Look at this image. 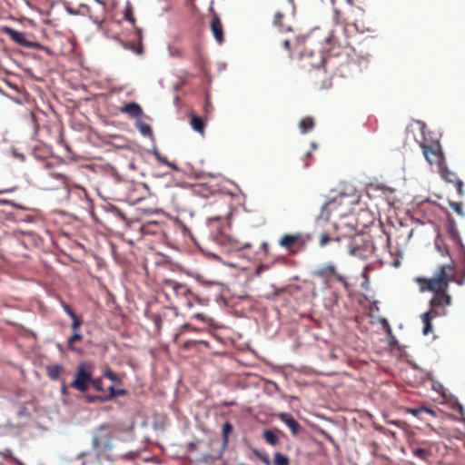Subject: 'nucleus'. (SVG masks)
I'll return each instance as SVG.
<instances>
[{"label":"nucleus","mask_w":465,"mask_h":465,"mask_svg":"<svg viewBox=\"0 0 465 465\" xmlns=\"http://www.w3.org/2000/svg\"><path fill=\"white\" fill-rule=\"evenodd\" d=\"M334 20L339 27L331 30L322 41H317L313 36L307 37L303 42L302 49L299 51L303 66L320 68L326 61L325 54L330 56L345 54L350 57L355 52L352 46V38L360 31L356 24H345L341 13L335 11Z\"/></svg>","instance_id":"f257e3e1"},{"label":"nucleus","mask_w":465,"mask_h":465,"mask_svg":"<svg viewBox=\"0 0 465 465\" xmlns=\"http://www.w3.org/2000/svg\"><path fill=\"white\" fill-rule=\"evenodd\" d=\"M360 195L353 187L349 188V193H340L336 197L328 201L322 208L319 216L315 220L314 230L320 235V245L326 246L331 242H340L337 233V224L329 221L330 216H345L351 207L358 203Z\"/></svg>","instance_id":"f03ea898"},{"label":"nucleus","mask_w":465,"mask_h":465,"mask_svg":"<svg viewBox=\"0 0 465 465\" xmlns=\"http://www.w3.org/2000/svg\"><path fill=\"white\" fill-rule=\"evenodd\" d=\"M416 282L420 292H431L433 296L430 301V310H434L442 316L447 314L446 307L452 302L451 296L448 293L449 285L454 281V266L450 264L440 265L430 278L419 277Z\"/></svg>","instance_id":"7ed1b4c3"},{"label":"nucleus","mask_w":465,"mask_h":465,"mask_svg":"<svg viewBox=\"0 0 465 465\" xmlns=\"http://www.w3.org/2000/svg\"><path fill=\"white\" fill-rule=\"evenodd\" d=\"M114 431L109 424H102L93 434L92 447L100 456L113 449Z\"/></svg>","instance_id":"20e7f679"},{"label":"nucleus","mask_w":465,"mask_h":465,"mask_svg":"<svg viewBox=\"0 0 465 465\" xmlns=\"http://www.w3.org/2000/svg\"><path fill=\"white\" fill-rule=\"evenodd\" d=\"M311 241L309 234L302 232L283 234L278 241L279 245L286 250L289 254L295 255L303 251Z\"/></svg>","instance_id":"39448f33"},{"label":"nucleus","mask_w":465,"mask_h":465,"mask_svg":"<svg viewBox=\"0 0 465 465\" xmlns=\"http://www.w3.org/2000/svg\"><path fill=\"white\" fill-rule=\"evenodd\" d=\"M165 288L173 294L181 306H185L187 308L193 307L194 296L187 285L170 280L166 281Z\"/></svg>","instance_id":"423d86ee"},{"label":"nucleus","mask_w":465,"mask_h":465,"mask_svg":"<svg viewBox=\"0 0 465 465\" xmlns=\"http://www.w3.org/2000/svg\"><path fill=\"white\" fill-rule=\"evenodd\" d=\"M426 161L430 164H436L438 168L445 163V157L438 140L427 142L426 140L420 143Z\"/></svg>","instance_id":"0eeeda50"},{"label":"nucleus","mask_w":465,"mask_h":465,"mask_svg":"<svg viewBox=\"0 0 465 465\" xmlns=\"http://www.w3.org/2000/svg\"><path fill=\"white\" fill-rule=\"evenodd\" d=\"M93 365L89 362H82L78 365L74 380L71 387L81 391H88L92 381Z\"/></svg>","instance_id":"6e6552de"},{"label":"nucleus","mask_w":465,"mask_h":465,"mask_svg":"<svg viewBox=\"0 0 465 465\" xmlns=\"http://www.w3.org/2000/svg\"><path fill=\"white\" fill-rule=\"evenodd\" d=\"M312 275L322 279L327 285L335 281L341 283L345 289L349 287L346 277L341 274L337 267L332 263H328L317 268L312 272Z\"/></svg>","instance_id":"1a4fd4ad"},{"label":"nucleus","mask_w":465,"mask_h":465,"mask_svg":"<svg viewBox=\"0 0 465 465\" xmlns=\"http://www.w3.org/2000/svg\"><path fill=\"white\" fill-rule=\"evenodd\" d=\"M439 171H440V176L442 177V179L445 182H447L449 183H452L456 187L459 196H463V194H464L463 183L457 176V174L454 172L449 170L445 166V163L439 167Z\"/></svg>","instance_id":"9d476101"},{"label":"nucleus","mask_w":465,"mask_h":465,"mask_svg":"<svg viewBox=\"0 0 465 465\" xmlns=\"http://www.w3.org/2000/svg\"><path fill=\"white\" fill-rule=\"evenodd\" d=\"M209 12L213 15L211 21V31L217 43L221 45L224 41L223 26L218 14L216 13L215 9L213 6V4L209 7Z\"/></svg>","instance_id":"9b49d317"},{"label":"nucleus","mask_w":465,"mask_h":465,"mask_svg":"<svg viewBox=\"0 0 465 465\" xmlns=\"http://www.w3.org/2000/svg\"><path fill=\"white\" fill-rule=\"evenodd\" d=\"M440 316H442V312L437 313L434 312V310H429L428 312H424L421 315V320H422V323H423L422 332L424 335H428L429 333H430L432 331V323H431L432 319L435 317H440Z\"/></svg>","instance_id":"f8f14e48"},{"label":"nucleus","mask_w":465,"mask_h":465,"mask_svg":"<svg viewBox=\"0 0 465 465\" xmlns=\"http://www.w3.org/2000/svg\"><path fill=\"white\" fill-rule=\"evenodd\" d=\"M374 246L371 242H366L363 247L357 246L351 249V254L360 258H367L374 252Z\"/></svg>","instance_id":"ddd939ff"},{"label":"nucleus","mask_w":465,"mask_h":465,"mask_svg":"<svg viewBox=\"0 0 465 465\" xmlns=\"http://www.w3.org/2000/svg\"><path fill=\"white\" fill-rule=\"evenodd\" d=\"M120 112L128 114L132 118H138L143 114L141 106L134 103H128L120 108Z\"/></svg>","instance_id":"4468645a"},{"label":"nucleus","mask_w":465,"mask_h":465,"mask_svg":"<svg viewBox=\"0 0 465 465\" xmlns=\"http://www.w3.org/2000/svg\"><path fill=\"white\" fill-rule=\"evenodd\" d=\"M189 117L192 128L194 131L200 133L201 134H203L206 127V121L208 119H205V117L197 116L193 113H191L189 114Z\"/></svg>","instance_id":"2eb2a0df"},{"label":"nucleus","mask_w":465,"mask_h":465,"mask_svg":"<svg viewBox=\"0 0 465 465\" xmlns=\"http://www.w3.org/2000/svg\"><path fill=\"white\" fill-rule=\"evenodd\" d=\"M280 420L284 422L291 430L293 435H297L300 432L301 426L299 422L289 413H281L279 415Z\"/></svg>","instance_id":"dca6fc26"},{"label":"nucleus","mask_w":465,"mask_h":465,"mask_svg":"<svg viewBox=\"0 0 465 465\" xmlns=\"http://www.w3.org/2000/svg\"><path fill=\"white\" fill-rule=\"evenodd\" d=\"M140 232L143 235L145 234H159L162 232L161 225L156 222H150L140 226Z\"/></svg>","instance_id":"f3484780"},{"label":"nucleus","mask_w":465,"mask_h":465,"mask_svg":"<svg viewBox=\"0 0 465 465\" xmlns=\"http://www.w3.org/2000/svg\"><path fill=\"white\" fill-rule=\"evenodd\" d=\"M45 370L47 376L53 381L58 380L61 374L64 371V368L61 364L48 365Z\"/></svg>","instance_id":"a211bd4d"},{"label":"nucleus","mask_w":465,"mask_h":465,"mask_svg":"<svg viewBox=\"0 0 465 465\" xmlns=\"http://www.w3.org/2000/svg\"><path fill=\"white\" fill-rule=\"evenodd\" d=\"M314 119L311 116L302 118L299 123V128L302 134H307L314 128Z\"/></svg>","instance_id":"6ab92c4d"},{"label":"nucleus","mask_w":465,"mask_h":465,"mask_svg":"<svg viewBox=\"0 0 465 465\" xmlns=\"http://www.w3.org/2000/svg\"><path fill=\"white\" fill-rule=\"evenodd\" d=\"M5 32L8 34V35L11 37L12 40H14L15 43L20 44L22 45L27 46V43L25 40V35L21 32H18L12 28H5Z\"/></svg>","instance_id":"aec40b11"},{"label":"nucleus","mask_w":465,"mask_h":465,"mask_svg":"<svg viewBox=\"0 0 465 465\" xmlns=\"http://www.w3.org/2000/svg\"><path fill=\"white\" fill-rule=\"evenodd\" d=\"M279 430H265L263 431V439L265 441L272 445L276 446L279 443V436H278Z\"/></svg>","instance_id":"412c9836"},{"label":"nucleus","mask_w":465,"mask_h":465,"mask_svg":"<svg viewBox=\"0 0 465 465\" xmlns=\"http://www.w3.org/2000/svg\"><path fill=\"white\" fill-rule=\"evenodd\" d=\"M282 20H283V15L281 12H277L274 15V19H273L274 25L278 26V28L281 31H286V32L291 31L292 30L291 25H285Z\"/></svg>","instance_id":"4be33fe9"},{"label":"nucleus","mask_w":465,"mask_h":465,"mask_svg":"<svg viewBox=\"0 0 465 465\" xmlns=\"http://www.w3.org/2000/svg\"><path fill=\"white\" fill-rule=\"evenodd\" d=\"M83 340V335L80 331H73V334L67 340V348L72 351H77L78 350L74 347L75 341H81Z\"/></svg>","instance_id":"5701e85b"},{"label":"nucleus","mask_w":465,"mask_h":465,"mask_svg":"<svg viewBox=\"0 0 465 465\" xmlns=\"http://www.w3.org/2000/svg\"><path fill=\"white\" fill-rule=\"evenodd\" d=\"M435 247L441 255L448 256L450 254L448 246L440 236L435 239Z\"/></svg>","instance_id":"b1692460"},{"label":"nucleus","mask_w":465,"mask_h":465,"mask_svg":"<svg viewBox=\"0 0 465 465\" xmlns=\"http://www.w3.org/2000/svg\"><path fill=\"white\" fill-rule=\"evenodd\" d=\"M153 155L161 163L167 165L173 170H178L175 163L169 162L168 159L165 156H163L158 151H154Z\"/></svg>","instance_id":"393cba45"},{"label":"nucleus","mask_w":465,"mask_h":465,"mask_svg":"<svg viewBox=\"0 0 465 465\" xmlns=\"http://www.w3.org/2000/svg\"><path fill=\"white\" fill-rule=\"evenodd\" d=\"M203 114H204L205 119H208L209 116L213 112V104L211 103L209 95H206V97H205V103L203 104Z\"/></svg>","instance_id":"a878e982"},{"label":"nucleus","mask_w":465,"mask_h":465,"mask_svg":"<svg viewBox=\"0 0 465 465\" xmlns=\"http://www.w3.org/2000/svg\"><path fill=\"white\" fill-rule=\"evenodd\" d=\"M413 454L417 458L426 460L430 456V451L428 449L417 448L413 450Z\"/></svg>","instance_id":"bb28decb"},{"label":"nucleus","mask_w":465,"mask_h":465,"mask_svg":"<svg viewBox=\"0 0 465 465\" xmlns=\"http://www.w3.org/2000/svg\"><path fill=\"white\" fill-rule=\"evenodd\" d=\"M194 193H198L199 195L203 197H209V195L213 194V191L203 187L202 184H197L194 189Z\"/></svg>","instance_id":"cd10ccee"},{"label":"nucleus","mask_w":465,"mask_h":465,"mask_svg":"<svg viewBox=\"0 0 465 465\" xmlns=\"http://www.w3.org/2000/svg\"><path fill=\"white\" fill-rule=\"evenodd\" d=\"M372 270L371 265L368 264L364 267L363 272L361 273L362 278L364 279V282H362V287L364 289H368L370 279H369V273Z\"/></svg>","instance_id":"c85d7f7f"},{"label":"nucleus","mask_w":465,"mask_h":465,"mask_svg":"<svg viewBox=\"0 0 465 465\" xmlns=\"http://www.w3.org/2000/svg\"><path fill=\"white\" fill-rule=\"evenodd\" d=\"M273 462L275 465H288L289 460L286 456L282 455L280 452H277L273 456Z\"/></svg>","instance_id":"c756f323"},{"label":"nucleus","mask_w":465,"mask_h":465,"mask_svg":"<svg viewBox=\"0 0 465 465\" xmlns=\"http://www.w3.org/2000/svg\"><path fill=\"white\" fill-rule=\"evenodd\" d=\"M72 319V324H71V328H72V331H80V328L83 324V320L77 316L76 314L72 317H70Z\"/></svg>","instance_id":"7c9ffc66"},{"label":"nucleus","mask_w":465,"mask_h":465,"mask_svg":"<svg viewBox=\"0 0 465 465\" xmlns=\"http://www.w3.org/2000/svg\"><path fill=\"white\" fill-rule=\"evenodd\" d=\"M408 412L411 413L414 416H419L422 412L430 413L431 415H434V411L431 409L426 408V407H420L415 409H410Z\"/></svg>","instance_id":"2f4dec72"},{"label":"nucleus","mask_w":465,"mask_h":465,"mask_svg":"<svg viewBox=\"0 0 465 465\" xmlns=\"http://www.w3.org/2000/svg\"><path fill=\"white\" fill-rule=\"evenodd\" d=\"M104 376L114 382H120L121 379L110 369L104 371Z\"/></svg>","instance_id":"473e14b6"},{"label":"nucleus","mask_w":465,"mask_h":465,"mask_svg":"<svg viewBox=\"0 0 465 465\" xmlns=\"http://www.w3.org/2000/svg\"><path fill=\"white\" fill-rule=\"evenodd\" d=\"M124 18L126 21H129L133 25L135 23V18L133 15V10L130 6H127L124 10Z\"/></svg>","instance_id":"72a5a7b5"},{"label":"nucleus","mask_w":465,"mask_h":465,"mask_svg":"<svg viewBox=\"0 0 465 465\" xmlns=\"http://www.w3.org/2000/svg\"><path fill=\"white\" fill-rule=\"evenodd\" d=\"M450 205L452 208V210L454 212H456L459 215H460V216L464 215V213H463V210H462V203H461L451 202L450 203Z\"/></svg>","instance_id":"f704fd0d"},{"label":"nucleus","mask_w":465,"mask_h":465,"mask_svg":"<svg viewBox=\"0 0 465 465\" xmlns=\"http://www.w3.org/2000/svg\"><path fill=\"white\" fill-rule=\"evenodd\" d=\"M91 384L97 391H103V381L101 378L92 379Z\"/></svg>","instance_id":"c9c22d12"},{"label":"nucleus","mask_w":465,"mask_h":465,"mask_svg":"<svg viewBox=\"0 0 465 465\" xmlns=\"http://www.w3.org/2000/svg\"><path fill=\"white\" fill-rule=\"evenodd\" d=\"M5 204L11 205L16 209H23L22 205L11 201V200L0 199V205H5Z\"/></svg>","instance_id":"e433bc0d"},{"label":"nucleus","mask_w":465,"mask_h":465,"mask_svg":"<svg viewBox=\"0 0 465 465\" xmlns=\"http://www.w3.org/2000/svg\"><path fill=\"white\" fill-rule=\"evenodd\" d=\"M198 343H203V344H205L207 345V342L206 341H193V340H189V341H184L183 343V348L184 349H189Z\"/></svg>","instance_id":"4c0bfd02"},{"label":"nucleus","mask_w":465,"mask_h":465,"mask_svg":"<svg viewBox=\"0 0 465 465\" xmlns=\"http://www.w3.org/2000/svg\"><path fill=\"white\" fill-rule=\"evenodd\" d=\"M62 307L69 317H72V316L74 317V315H75L74 312L72 310V308L67 303L63 302Z\"/></svg>","instance_id":"58836bf2"},{"label":"nucleus","mask_w":465,"mask_h":465,"mask_svg":"<svg viewBox=\"0 0 465 465\" xmlns=\"http://www.w3.org/2000/svg\"><path fill=\"white\" fill-rule=\"evenodd\" d=\"M232 427L229 422H226L223 427V433L226 437L227 434L232 430Z\"/></svg>","instance_id":"ea45409f"},{"label":"nucleus","mask_w":465,"mask_h":465,"mask_svg":"<svg viewBox=\"0 0 465 465\" xmlns=\"http://www.w3.org/2000/svg\"><path fill=\"white\" fill-rule=\"evenodd\" d=\"M116 389H114L113 386L109 388V394L105 397V400H112L115 397Z\"/></svg>","instance_id":"a19ab883"},{"label":"nucleus","mask_w":465,"mask_h":465,"mask_svg":"<svg viewBox=\"0 0 465 465\" xmlns=\"http://www.w3.org/2000/svg\"><path fill=\"white\" fill-rule=\"evenodd\" d=\"M262 250L264 252L266 255L269 254V244L266 242H263L261 245Z\"/></svg>","instance_id":"79ce46f5"},{"label":"nucleus","mask_w":465,"mask_h":465,"mask_svg":"<svg viewBox=\"0 0 465 465\" xmlns=\"http://www.w3.org/2000/svg\"><path fill=\"white\" fill-rule=\"evenodd\" d=\"M282 45L287 51H291V42L288 39L282 41Z\"/></svg>","instance_id":"37998d69"},{"label":"nucleus","mask_w":465,"mask_h":465,"mask_svg":"<svg viewBox=\"0 0 465 465\" xmlns=\"http://www.w3.org/2000/svg\"><path fill=\"white\" fill-rule=\"evenodd\" d=\"M194 318L198 319V320H201L203 322H205L206 321V316L203 315V313H196L194 314L193 316Z\"/></svg>","instance_id":"c03bdc74"},{"label":"nucleus","mask_w":465,"mask_h":465,"mask_svg":"<svg viewBox=\"0 0 465 465\" xmlns=\"http://www.w3.org/2000/svg\"><path fill=\"white\" fill-rule=\"evenodd\" d=\"M126 394L125 390L118 389L116 390L115 396H123Z\"/></svg>","instance_id":"a18cd8bd"},{"label":"nucleus","mask_w":465,"mask_h":465,"mask_svg":"<svg viewBox=\"0 0 465 465\" xmlns=\"http://www.w3.org/2000/svg\"><path fill=\"white\" fill-rule=\"evenodd\" d=\"M14 190H15V188L2 189V190H0V194L14 192Z\"/></svg>","instance_id":"49530a36"},{"label":"nucleus","mask_w":465,"mask_h":465,"mask_svg":"<svg viewBox=\"0 0 465 465\" xmlns=\"http://www.w3.org/2000/svg\"><path fill=\"white\" fill-rule=\"evenodd\" d=\"M256 454L260 457V459H261L263 462H265V463L269 464V459H268L267 457H265V456H262V455H260L258 452H256Z\"/></svg>","instance_id":"de8ad7c7"},{"label":"nucleus","mask_w":465,"mask_h":465,"mask_svg":"<svg viewBox=\"0 0 465 465\" xmlns=\"http://www.w3.org/2000/svg\"><path fill=\"white\" fill-rule=\"evenodd\" d=\"M135 31H136V35H137V36H138V37H139V39L141 40V39H142V29H141V28L136 27V28H135Z\"/></svg>","instance_id":"09e8293b"},{"label":"nucleus","mask_w":465,"mask_h":465,"mask_svg":"<svg viewBox=\"0 0 465 465\" xmlns=\"http://www.w3.org/2000/svg\"><path fill=\"white\" fill-rule=\"evenodd\" d=\"M148 132H150V127L148 125H144L143 128H142V133L143 134H147Z\"/></svg>","instance_id":"8fccbe9b"},{"label":"nucleus","mask_w":465,"mask_h":465,"mask_svg":"<svg viewBox=\"0 0 465 465\" xmlns=\"http://www.w3.org/2000/svg\"><path fill=\"white\" fill-rule=\"evenodd\" d=\"M187 328H190V325L189 324H184L182 326V330L181 331L176 335V339L178 338L179 335H181L183 333V329H187Z\"/></svg>","instance_id":"3c124183"},{"label":"nucleus","mask_w":465,"mask_h":465,"mask_svg":"<svg viewBox=\"0 0 465 465\" xmlns=\"http://www.w3.org/2000/svg\"><path fill=\"white\" fill-rule=\"evenodd\" d=\"M456 283H458L459 285H462L464 283V280H460V279H456V277L454 276V281Z\"/></svg>","instance_id":"603ef678"},{"label":"nucleus","mask_w":465,"mask_h":465,"mask_svg":"<svg viewBox=\"0 0 465 465\" xmlns=\"http://www.w3.org/2000/svg\"><path fill=\"white\" fill-rule=\"evenodd\" d=\"M62 392H63V393H65V392H66V387H65V385H64V384H63V386H62Z\"/></svg>","instance_id":"864d4df0"},{"label":"nucleus","mask_w":465,"mask_h":465,"mask_svg":"<svg viewBox=\"0 0 465 465\" xmlns=\"http://www.w3.org/2000/svg\"><path fill=\"white\" fill-rule=\"evenodd\" d=\"M311 156H312V153H311V152H308V153H306V157H307V158H309V157H311Z\"/></svg>","instance_id":"5fc2aeb1"},{"label":"nucleus","mask_w":465,"mask_h":465,"mask_svg":"<svg viewBox=\"0 0 465 465\" xmlns=\"http://www.w3.org/2000/svg\"><path fill=\"white\" fill-rule=\"evenodd\" d=\"M210 220H212V221H216V220H219V217L210 218Z\"/></svg>","instance_id":"6e6d98bb"},{"label":"nucleus","mask_w":465,"mask_h":465,"mask_svg":"<svg viewBox=\"0 0 465 465\" xmlns=\"http://www.w3.org/2000/svg\"><path fill=\"white\" fill-rule=\"evenodd\" d=\"M347 2H348L349 4H351V5H352V4H353V0H347Z\"/></svg>","instance_id":"4d7b16f0"},{"label":"nucleus","mask_w":465,"mask_h":465,"mask_svg":"<svg viewBox=\"0 0 465 465\" xmlns=\"http://www.w3.org/2000/svg\"><path fill=\"white\" fill-rule=\"evenodd\" d=\"M308 166H309V163H305L304 167H308Z\"/></svg>","instance_id":"13d9d810"},{"label":"nucleus","mask_w":465,"mask_h":465,"mask_svg":"<svg viewBox=\"0 0 465 465\" xmlns=\"http://www.w3.org/2000/svg\"><path fill=\"white\" fill-rule=\"evenodd\" d=\"M192 2H193L194 0H191Z\"/></svg>","instance_id":"bf43d9fd"}]
</instances>
